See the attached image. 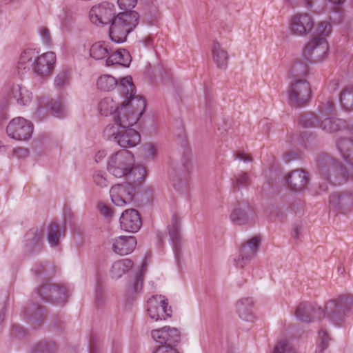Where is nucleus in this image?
I'll return each mask as SVG.
<instances>
[{
  "instance_id": "53",
  "label": "nucleus",
  "mask_w": 353,
  "mask_h": 353,
  "mask_svg": "<svg viewBox=\"0 0 353 353\" xmlns=\"http://www.w3.org/2000/svg\"><path fill=\"white\" fill-rule=\"evenodd\" d=\"M117 3L121 10L130 12L137 5V0H117Z\"/></svg>"
},
{
  "instance_id": "19",
  "label": "nucleus",
  "mask_w": 353,
  "mask_h": 353,
  "mask_svg": "<svg viewBox=\"0 0 353 353\" xmlns=\"http://www.w3.org/2000/svg\"><path fill=\"white\" fill-rule=\"evenodd\" d=\"M261 239L260 236H255L242 245L239 256L235 260L237 267L243 268L244 265L254 256L261 243Z\"/></svg>"
},
{
  "instance_id": "36",
  "label": "nucleus",
  "mask_w": 353,
  "mask_h": 353,
  "mask_svg": "<svg viewBox=\"0 0 353 353\" xmlns=\"http://www.w3.org/2000/svg\"><path fill=\"white\" fill-rule=\"evenodd\" d=\"M230 218L234 224L238 225H245L249 223L252 220L245 210L242 208L240 205L233 209Z\"/></svg>"
},
{
  "instance_id": "12",
  "label": "nucleus",
  "mask_w": 353,
  "mask_h": 353,
  "mask_svg": "<svg viewBox=\"0 0 353 353\" xmlns=\"http://www.w3.org/2000/svg\"><path fill=\"white\" fill-rule=\"evenodd\" d=\"M112 202L117 206H124L132 202L135 195V186L125 182L112 186L110 190Z\"/></svg>"
},
{
  "instance_id": "47",
  "label": "nucleus",
  "mask_w": 353,
  "mask_h": 353,
  "mask_svg": "<svg viewBox=\"0 0 353 353\" xmlns=\"http://www.w3.org/2000/svg\"><path fill=\"white\" fill-rule=\"evenodd\" d=\"M273 353H296L295 350L287 341L278 342Z\"/></svg>"
},
{
  "instance_id": "54",
  "label": "nucleus",
  "mask_w": 353,
  "mask_h": 353,
  "mask_svg": "<svg viewBox=\"0 0 353 353\" xmlns=\"http://www.w3.org/2000/svg\"><path fill=\"white\" fill-rule=\"evenodd\" d=\"M39 34L43 44L49 46L52 43V38L49 30L46 27H42L39 30Z\"/></svg>"
},
{
  "instance_id": "64",
  "label": "nucleus",
  "mask_w": 353,
  "mask_h": 353,
  "mask_svg": "<svg viewBox=\"0 0 353 353\" xmlns=\"http://www.w3.org/2000/svg\"><path fill=\"white\" fill-rule=\"evenodd\" d=\"M6 313V307H3L0 310V325L3 323L4 320V316Z\"/></svg>"
},
{
  "instance_id": "43",
  "label": "nucleus",
  "mask_w": 353,
  "mask_h": 353,
  "mask_svg": "<svg viewBox=\"0 0 353 353\" xmlns=\"http://www.w3.org/2000/svg\"><path fill=\"white\" fill-rule=\"evenodd\" d=\"M56 351L57 347L54 342L43 341L32 348L31 353H55Z\"/></svg>"
},
{
  "instance_id": "39",
  "label": "nucleus",
  "mask_w": 353,
  "mask_h": 353,
  "mask_svg": "<svg viewBox=\"0 0 353 353\" xmlns=\"http://www.w3.org/2000/svg\"><path fill=\"white\" fill-rule=\"evenodd\" d=\"M340 102L345 110L353 109V86L346 87L340 94Z\"/></svg>"
},
{
  "instance_id": "31",
  "label": "nucleus",
  "mask_w": 353,
  "mask_h": 353,
  "mask_svg": "<svg viewBox=\"0 0 353 353\" xmlns=\"http://www.w3.org/2000/svg\"><path fill=\"white\" fill-rule=\"evenodd\" d=\"M336 147L343 158L349 163L353 164V140L350 138H340Z\"/></svg>"
},
{
  "instance_id": "28",
  "label": "nucleus",
  "mask_w": 353,
  "mask_h": 353,
  "mask_svg": "<svg viewBox=\"0 0 353 353\" xmlns=\"http://www.w3.org/2000/svg\"><path fill=\"white\" fill-rule=\"evenodd\" d=\"M253 306L254 302L252 298H241L236 303V312L242 319L250 321L253 318Z\"/></svg>"
},
{
  "instance_id": "37",
  "label": "nucleus",
  "mask_w": 353,
  "mask_h": 353,
  "mask_svg": "<svg viewBox=\"0 0 353 353\" xmlns=\"http://www.w3.org/2000/svg\"><path fill=\"white\" fill-rule=\"evenodd\" d=\"M250 174L247 172H241L234 176L232 181L234 190H239L241 188H247L252 184Z\"/></svg>"
},
{
  "instance_id": "20",
  "label": "nucleus",
  "mask_w": 353,
  "mask_h": 353,
  "mask_svg": "<svg viewBox=\"0 0 353 353\" xmlns=\"http://www.w3.org/2000/svg\"><path fill=\"white\" fill-rule=\"evenodd\" d=\"M119 220L121 228L129 232H137L142 225L140 214L135 209L125 210Z\"/></svg>"
},
{
  "instance_id": "44",
  "label": "nucleus",
  "mask_w": 353,
  "mask_h": 353,
  "mask_svg": "<svg viewBox=\"0 0 353 353\" xmlns=\"http://www.w3.org/2000/svg\"><path fill=\"white\" fill-rule=\"evenodd\" d=\"M332 32V26L327 21L319 22L314 30V37H324L329 36Z\"/></svg>"
},
{
  "instance_id": "34",
  "label": "nucleus",
  "mask_w": 353,
  "mask_h": 353,
  "mask_svg": "<svg viewBox=\"0 0 353 353\" xmlns=\"http://www.w3.org/2000/svg\"><path fill=\"white\" fill-rule=\"evenodd\" d=\"M64 234L61 231L60 226L58 223H51L47 228V239L51 247H57L59 245L60 237Z\"/></svg>"
},
{
  "instance_id": "1",
  "label": "nucleus",
  "mask_w": 353,
  "mask_h": 353,
  "mask_svg": "<svg viewBox=\"0 0 353 353\" xmlns=\"http://www.w3.org/2000/svg\"><path fill=\"white\" fill-rule=\"evenodd\" d=\"M143 98L134 99L128 104L118 110L116 119L121 127L120 134L117 135V143L122 148H131L138 145L141 136L135 130L131 128L142 116L145 108Z\"/></svg>"
},
{
  "instance_id": "41",
  "label": "nucleus",
  "mask_w": 353,
  "mask_h": 353,
  "mask_svg": "<svg viewBox=\"0 0 353 353\" xmlns=\"http://www.w3.org/2000/svg\"><path fill=\"white\" fill-rule=\"evenodd\" d=\"M309 72L308 65L301 61L294 63L291 68V74L294 79H303Z\"/></svg>"
},
{
  "instance_id": "51",
  "label": "nucleus",
  "mask_w": 353,
  "mask_h": 353,
  "mask_svg": "<svg viewBox=\"0 0 353 353\" xmlns=\"http://www.w3.org/2000/svg\"><path fill=\"white\" fill-rule=\"evenodd\" d=\"M47 286H52V283L47 282L42 284L37 289V294L43 301L51 302L52 298L50 296V292L48 290H46L44 292V288Z\"/></svg>"
},
{
  "instance_id": "23",
  "label": "nucleus",
  "mask_w": 353,
  "mask_h": 353,
  "mask_svg": "<svg viewBox=\"0 0 353 353\" xmlns=\"http://www.w3.org/2000/svg\"><path fill=\"white\" fill-rule=\"evenodd\" d=\"M309 179L305 171L295 170L292 171L286 178V182L292 190L299 192L307 187Z\"/></svg>"
},
{
  "instance_id": "9",
  "label": "nucleus",
  "mask_w": 353,
  "mask_h": 353,
  "mask_svg": "<svg viewBox=\"0 0 353 353\" xmlns=\"http://www.w3.org/2000/svg\"><path fill=\"white\" fill-rule=\"evenodd\" d=\"M45 233L44 228L34 227L25 234L23 249L26 255H34L43 250Z\"/></svg>"
},
{
  "instance_id": "59",
  "label": "nucleus",
  "mask_w": 353,
  "mask_h": 353,
  "mask_svg": "<svg viewBox=\"0 0 353 353\" xmlns=\"http://www.w3.org/2000/svg\"><path fill=\"white\" fill-rule=\"evenodd\" d=\"M299 153L294 151H290L286 152L283 156V160L286 163H289L292 160L299 159Z\"/></svg>"
},
{
  "instance_id": "38",
  "label": "nucleus",
  "mask_w": 353,
  "mask_h": 353,
  "mask_svg": "<svg viewBox=\"0 0 353 353\" xmlns=\"http://www.w3.org/2000/svg\"><path fill=\"white\" fill-rule=\"evenodd\" d=\"M90 54L95 59H102L110 54V50L105 42L99 41L91 46Z\"/></svg>"
},
{
  "instance_id": "62",
  "label": "nucleus",
  "mask_w": 353,
  "mask_h": 353,
  "mask_svg": "<svg viewBox=\"0 0 353 353\" xmlns=\"http://www.w3.org/2000/svg\"><path fill=\"white\" fill-rule=\"evenodd\" d=\"M106 156V152L105 151H99L95 155V161L96 162H99Z\"/></svg>"
},
{
  "instance_id": "3",
  "label": "nucleus",
  "mask_w": 353,
  "mask_h": 353,
  "mask_svg": "<svg viewBox=\"0 0 353 353\" xmlns=\"http://www.w3.org/2000/svg\"><path fill=\"white\" fill-rule=\"evenodd\" d=\"M139 14L136 11L119 13L110 23L109 36L116 43L126 41L128 34L132 32L139 23Z\"/></svg>"
},
{
  "instance_id": "35",
  "label": "nucleus",
  "mask_w": 353,
  "mask_h": 353,
  "mask_svg": "<svg viewBox=\"0 0 353 353\" xmlns=\"http://www.w3.org/2000/svg\"><path fill=\"white\" fill-rule=\"evenodd\" d=\"M117 80L112 75L103 74L100 76L97 81V87L103 92H110L117 85L119 87Z\"/></svg>"
},
{
  "instance_id": "7",
  "label": "nucleus",
  "mask_w": 353,
  "mask_h": 353,
  "mask_svg": "<svg viewBox=\"0 0 353 353\" xmlns=\"http://www.w3.org/2000/svg\"><path fill=\"white\" fill-rule=\"evenodd\" d=\"M288 103L292 107L300 108L305 106L311 97L310 85L305 79H297L292 81L287 90Z\"/></svg>"
},
{
  "instance_id": "49",
  "label": "nucleus",
  "mask_w": 353,
  "mask_h": 353,
  "mask_svg": "<svg viewBox=\"0 0 353 353\" xmlns=\"http://www.w3.org/2000/svg\"><path fill=\"white\" fill-rule=\"evenodd\" d=\"M93 181L94 183L99 188H105L109 185V182L106 178V175L101 171H97L93 175Z\"/></svg>"
},
{
  "instance_id": "48",
  "label": "nucleus",
  "mask_w": 353,
  "mask_h": 353,
  "mask_svg": "<svg viewBox=\"0 0 353 353\" xmlns=\"http://www.w3.org/2000/svg\"><path fill=\"white\" fill-rule=\"evenodd\" d=\"M142 151L144 157L153 159L157 154V148L152 143H147L143 145Z\"/></svg>"
},
{
  "instance_id": "58",
  "label": "nucleus",
  "mask_w": 353,
  "mask_h": 353,
  "mask_svg": "<svg viewBox=\"0 0 353 353\" xmlns=\"http://www.w3.org/2000/svg\"><path fill=\"white\" fill-rule=\"evenodd\" d=\"M45 266L46 265L43 263H36L32 267L31 271L36 276H41L45 273Z\"/></svg>"
},
{
  "instance_id": "25",
  "label": "nucleus",
  "mask_w": 353,
  "mask_h": 353,
  "mask_svg": "<svg viewBox=\"0 0 353 353\" xmlns=\"http://www.w3.org/2000/svg\"><path fill=\"white\" fill-rule=\"evenodd\" d=\"M132 61V57L130 52L124 48H119L110 54L106 59V65L110 66L112 65H120L123 67H129Z\"/></svg>"
},
{
  "instance_id": "30",
  "label": "nucleus",
  "mask_w": 353,
  "mask_h": 353,
  "mask_svg": "<svg viewBox=\"0 0 353 353\" xmlns=\"http://www.w3.org/2000/svg\"><path fill=\"white\" fill-rule=\"evenodd\" d=\"M46 290H48L50 292L52 303L56 304L63 303L66 301L68 297V290L64 285L52 283V286L45 287L44 291Z\"/></svg>"
},
{
  "instance_id": "8",
  "label": "nucleus",
  "mask_w": 353,
  "mask_h": 353,
  "mask_svg": "<svg viewBox=\"0 0 353 353\" xmlns=\"http://www.w3.org/2000/svg\"><path fill=\"white\" fill-rule=\"evenodd\" d=\"M350 301L347 297H340L339 299L330 300L326 303L324 310V316L327 317L335 325H339L345 318L347 312L350 309Z\"/></svg>"
},
{
  "instance_id": "17",
  "label": "nucleus",
  "mask_w": 353,
  "mask_h": 353,
  "mask_svg": "<svg viewBox=\"0 0 353 353\" xmlns=\"http://www.w3.org/2000/svg\"><path fill=\"white\" fill-rule=\"evenodd\" d=\"M294 315L303 323H310L324 317V310L315 303L302 302L296 307Z\"/></svg>"
},
{
  "instance_id": "15",
  "label": "nucleus",
  "mask_w": 353,
  "mask_h": 353,
  "mask_svg": "<svg viewBox=\"0 0 353 353\" xmlns=\"http://www.w3.org/2000/svg\"><path fill=\"white\" fill-rule=\"evenodd\" d=\"M314 28V19L307 13H298L295 14L290 23L291 34L296 36H307L312 32Z\"/></svg>"
},
{
  "instance_id": "4",
  "label": "nucleus",
  "mask_w": 353,
  "mask_h": 353,
  "mask_svg": "<svg viewBox=\"0 0 353 353\" xmlns=\"http://www.w3.org/2000/svg\"><path fill=\"white\" fill-rule=\"evenodd\" d=\"M134 85L132 83V77L128 76L122 78L120 80L119 90L124 97H126V101L117 106V103L111 98L106 97L100 101L98 109L101 114L104 116L113 115L116 119L117 112L122 107L129 106L128 104L132 99L143 98L141 96L135 95Z\"/></svg>"
},
{
  "instance_id": "57",
  "label": "nucleus",
  "mask_w": 353,
  "mask_h": 353,
  "mask_svg": "<svg viewBox=\"0 0 353 353\" xmlns=\"http://www.w3.org/2000/svg\"><path fill=\"white\" fill-rule=\"evenodd\" d=\"M98 210L105 217H111L113 214L112 208L104 203H99L98 205Z\"/></svg>"
},
{
  "instance_id": "61",
  "label": "nucleus",
  "mask_w": 353,
  "mask_h": 353,
  "mask_svg": "<svg viewBox=\"0 0 353 353\" xmlns=\"http://www.w3.org/2000/svg\"><path fill=\"white\" fill-rule=\"evenodd\" d=\"M234 159H239L244 162H250L252 161V159L249 155L244 154L243 152H236L234 154Z\"/></svg>"
},
{
  "instance_id": "60",
  "label": "nucleus",
  "mask_w": 353,
  "mask_h": 353,
  "mask_svg": "<svg viewBox=\"0 0 353 353\" xmlns=\"http://www.w3.org/2000/svg\"><path fill=\"white\" fill-rule=\"evenodd\" d=\"M154 353H179L178 351L170 346H159Z\"/></svg>"
},
{
  "instance_id": "46",
  "label": "nucleus",
  "mask_w": 353,
  "mask_h": 353,
  "mask_svg": "<svg viewBox=\"0 0 353 353\" xmlns=\"http://www.w3.org/2000/svg\"><path fill=\"white\" fill-rule=\"evenodd\" d=\"M70 81V71L68 70L59 72L54 79V85L57 88H61L68 85Z\"/></svg>"
},
{
  "instance_id": "40",
  "label": "nucleus",
  "mask_w": 353,
  "mask_h": 353,
  "mask_svg": "<svg viewBox=\"0 0 353 353\" xmlns=\"http://www.w3.org/2000/svg\"><path fill=\"white\" fill-rule=\"evenodd\" d=\"M114 123L108 125L103 130V137L108 140L117 141V135L120 134L121 127L116 119H114Z\"/></svg>"
},
{
  "instance_id": "22",
  "label": "nucleus",
  "mask_w": 353,
  "mask_h": 353,
  "mask_svg": "<svg viewBox=\"0 0 353 353\" xmlns=\"http://www.w3.org/2000/svg\"><path fill=\"white\" fill-rule=\"evenodd\" d=\"M137 239L133 236H120L114 239L112 244L113 251L119 255L131 253L135 248Z\"/></svg>"
},
{
  "instance_id": "10",
  "label": "nucleus",
  "mask_w": 353,
  "mask_h": 353,
  "mask_svg": "<svg viewBox=\"0 0 353 353\" xmlns=\"http://www.w3.org/2000/svg\"><path fill=\"white\" fill-rule=\"evenodd\" d=\"M33 132V124L23 117L12 119L7 125L6 133L8 137L18 141L29 139Z\"/></svg>"
},
{
  "instance_id": "32",
  "label": "nucleus",
  "mask_w": 353,
  "mask_h": 353,
  "mask_svg": "<svg viewBox=\"0 0 353 353\" xmlns=\"http://www.w3.org/2000/svg\"><path fill=\"white\" fill-rule=\"evenodd\" d=\"M10 94L18 104L23 105L29 103L32 99V93L19 84L12 85Z\"/></svg>"
},
{
  "instance_id": "26",
  "label": "nucleus",
  "mask_w": 353,
  "mask_h": 353,
  "mask_svg": "<svg viewBox=\"0 0 353 353\" xmlns=\"http://www.w3.org/2000/svg\"><path fill=\"white\" fill-rule=\"evenodd\" d=\"M212 54L213 61L217 68L225 70L228 66L229 55L217 41H214L212 43Z\"/></svg>"
},
{
  "instance_id": "21",
  "label": "nucleus",
  "mask_w": 353,
  "mask_h": 353,
  "mask_svg": "<svg viewBox=\"0 0 353 353\" xmlns=\"http://www.w3.org/2000/svg\"><path fill=\"white\" fill-rule=\"evenodd\" d=\"M329 204L331 208L348 210L353 208V191L336 192L330 194Z\"/></svg>"
},
{
  "instance_id": "18",
  "label": "nucleus",
  "mask_w": 353,
  "mask_h": 353,
  "mask_svg": "<svg viewBox=\"0 0 353 353\" xmlns=\"http://www.w3.org/2000/svg\"><path fill=\"white\" fill-rule=\"evenodd\" d=\"M172 169L175 174L172 179V184L174 188L181 190L183 188H186L188 183V173L190 169L189 159L185 156L183 157L180 163L173 165Z\"/></svg>"
},
{
  "instance_id": "52",
  "label": "nucleus",
  "mask_w": 353,
  "mask_h": 353,
  "mask_svg": "<svg viewBox=\"0 0 353 353\" xmlns=\"http://www.w3.org/2000/svg\"><path fill=\"white\" fill-rule=\"evenodd\" d=\"M142 289V275L139 273L137 274L132 283L129 285V290L134 292H139Z\"/></svg>"
},
{
  "instance_id": "55",
  "label": "nucleus",
  "mask_w": 353,
  "mask_h": 353,
  "mask_svg": "<svg viewBox=\"0 0 353 353\" xmlns=\"http://www.w3.org/2000/svg\"><path fill=\"white\" fill-rule=\"evenodd\" d=\"M94 300L97 304L100 305L104 300V290L101 285H97L95 289Z\"/></svg>"
},
{
  "instance_id": "29",
  "label": "nucleus",
  "mask_w": 353,
  "mask_h": 353,
  "mask_svg": "<svg viewBox=\"0 0 353 353\" xmlns=\"http://www.w3.org/2000/svg\"><path fill=\"white\" fill-rule=\"evenodd\" d=\"M319 127L326 132L334 133L345 130L347 126L346 121L336 117H328L320 123Z\"/></svg>"
},
{
  "instance_id": "13",
  "label": "nucleus",
  "mask_w": 353,
  "mask_h": 353,
  "mask_svg": "<svg viewBox=\"0 0 353 353\" xmlns=\"http://www.w3.org/2000/svg\"><path fill=\"white\" fill-rule=\"evenodd\" d=\"M148 312L150 317L154 320H165L171 316L172 309L168 307V300L161 295L153 296L148 301Z\"/></svg>"
},
{
  "instance_id": "14",
  "label": "nucleus",
  "mask_w": 353,
  "mask_h": 353,
  "mask_svg": "<svg viewBox=\"0 0 353 353\" xmlns=\"http://www.w3.org/2000/svg\"><path fill=\"white\" fill-rule=\"evenodd\" d=\"M90 21L96 26L110 24L114 19V6L112 3L103 2L93 6L90 11Z\"/></svg>"
},
{
  "instance_id": "50",
  "label": "nucleus",
  "mask_w": 353,
  "mask_h": 353,
  "mask_svg": "<svg viewBox=\"0 0 353 353\" xmlns=\"http://www.w3.org/2000/svg\"><path fill=\"white\" fill-rule=\"evenodd\" d=\"M318 339L320 348L319 353H322L328 347V342L330 338L329 337L326 330L321 329L319 332Z\"/></svg>"
},
{
  "instance_id": "56",
  "label": "nucleus",
  "mask_w": 353,
  "mask_h": 353,
  "mask_svg": "<svg viewBox=\"0 0 353 353\" xmlns=\"http://www.w3.org/2000/svg\"><path fill=\"white\" fill-rule=\"evenodd\" d=\"M26 334V329L19 325H14L12 326V334L13 336H14L15 337H17V338H23V336H25Z\"/></svg>"
},
{
  "instance_id": "11",
  "label": "nucleus",
  "mask_w": 353,
  "mask_h": 353,
  "mask_svg": "<svg viewBox=\"0 0 353 353\" xmlns=\"http://www.w3.org/2000/svg\"><path fill=\"white\" fill-rule=\"evenodd\" d=\"M328 43L324 37H314L304 47L303 57L306 61L318 62L324 59L327 53Z\"/></svg>"
},
{
  "instance_id": "6",
  "label": "nucleus",
  "mask_w": 353,
  "mask_h": 353,
  "mask_svg": "<svg viewBox=\"0 0 353 353\" xmlns=\"http://www.w3.org/2000/svg\"><path fill=\"white\" fill-rule=\"evenodd\" d=\"M320 174L334 185H341L349 179V173L343 165L330 157H321L318 161Z\"/></svg>"
},
{
  "instance_id": "45",
  "label": "nucleus",
  "mask_w": 353,
  "mask_h": 353,
  "mask_svg": "<svg viewBox=\"0 0 353 353\" xmlns=\"http://www.w3.org/2000/svg\"><path fill=\"white\" fill-rule=\"evenodd\" d=\"M50 105L52 114L59 118L65 116L66 110L61 99H52Z\"/></svg>"
},
{
  "instance_id": "27",
  "label": "nucleus",
  "mask_w": 353,
  "mask_h": 353,
  "mask_svg": "<svg viewBox=\"0 0 353 353\" xmlns=\"http://www.w3.org/2000/svg\"><path fill=\"white\" fill-rule=\"evenodd\" d=\"M23 315L27 321L34 327L39 325L43 320V308L35 303L28 305L23 310Z\"/></svg>"
},
{
  "instance_id": "5",
  "label": "nucleus",
  "mask_w": 353,
  "mask_h": 353,
  "mask_svg": "<svg viewBox=\"0 0 353 353\" xmlns=\"http://www.w3.org/2000/svg\"><path fill=\"white\" fill-rule=\"evenodd\" d=\"M134 157L133 154L126 150H121L112 154L108 160V172L117 178L130 179L134 174Z\"/></svg>"
},
{
  "instance_id": "2",
  "label": "nucleus",
  "mask_w": 353,
  "mask_h": 353,
  "mask_svg": "<svg viewBox=\"0 0 353 353\" xmlns=\"http://www.w3.org/2000/svg\"><path fill=\"white\" fill-rule=\"evenodd\" d=\"M56 54L47 52L41 55L34 49H26L22 52L17 65L19 74H23L32 72L40 76L49 74L54 68Z\"/></svg>"
},
{
  "instance_id": "42",
  "label": "nucleus",
  "mask_w": 353,
  "mask_h": 353,
  "mask_svg": "<svg viewBox=\"0 0 353 353\" xmlns=\"http://www.w3.org/2000/svg\"><path fill=\"white\" fill-rule=\"evenodd\" d=\"M299 123L303 128H314L320 125L317 116L312 112L303 114L299 119Z\"/></svg>"
},
{
  "instance_id": "63",
  "label": "nucleus",
  "mask_w": 353,
  "mask_h": 353,
  "mask_svg": "<svg viewBox=\"0 0 353 353\" xmlns=\"http://www.w3.org/2000/svg\"><path fill=\"white\" fill-rule=\"evenodd\" d=\"M300 231H301V226L295 225L294 227L293 233H292V237L294 239H299V234Z\"/></svg>"
},
{
  "instance_id": "16",
  "label": "nucleus",
  "mask_w": 353,
  "mask_h": 353,
  "mask_svg": "<svg viewBox=\"0 0 353 353\" xmlns=\"http://www.w3.org/2000/svg\"><path fill=\"white\" fill-rule=\"evenodd\" d=\"M151 336L154 341L161 345V346L174 347L181 341V333L179 330L170 326L152 330Z\"/></svg>"
},
{
  "instance_id": "24",
  "label": "nucleus",
  "mask_w": 353,
  "mask_h": 353,
  "mask_svg": "<svg viewBox=\"0 0 353 353\" xmlns=\"http://www.w3.org/2000/svg\"><path fill=\"white\" fill-rule=\"evenodd\" d=\"M180 225L181 221L179 218L176 215H174L172 219V225L169 228V234L170 240L172 242L173 250L176 260H179L181 254Z\"/></svg>"
},
{
  "instance_id": "33",
  "label": "nucleus",
  "mask_w": 353,
  "mask_h": 353,
  "mask_svg": "<svg viewBox=\"0 0 353 353\" xmlns=\"http://www.w3.org/2000/svg\"><path fill=\"white\" fill-rule=\"evenodd\" d=\"M133 266V262L128 259L115 262L111 268L110 274L112 278L118 279L130 270Z\"/></svg>"
}]
</instances>
